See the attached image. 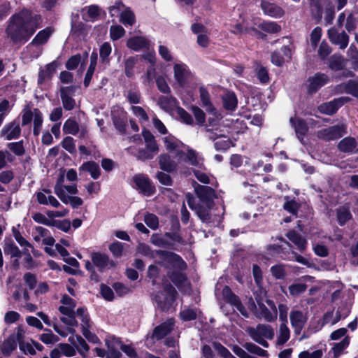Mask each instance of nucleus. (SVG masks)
<instances>
[{"instance_id":"nucleus-32","label":"nucleus","mask_w":358,"mask_h":358,"mask_svg":"<svg viewBox=\"0 0 358 358\" xmlns=\"http://www.w3.org/2000/svg\"><path fill=\"white\" fill-rule=\"evenodd\" d=\"M64 182V175H62L59 178H58L57 183L54 187V192L55 194L57 188L62 189L63 192H68V194L71 195H76L78 194V190L76 184H73L71 185H65Z\"/></svg>"},{"instance_id":"nucleus-6","label":"nucleus","mask_w":358,"mask_h":358,"mask_svg":"<svg viewBox=\"0 0 358 358\" xmlns=\"http://www.w3.org/2000/svg\"><path fill=\"white\" fill-rule=\"evenodd\" d=\"M176 291L169 283L164 284V290L153 295V299L162 310H167L176 299Z\"/></svg>"},{"instance_id":"nucleus-7","label":"nucleus","mask_w":358,"mask_h":358,"mask_svg":"<svg viewBox=\"0 0 358 358\" xmlns=\"http://www.w3.org/2000/svg\"><path fill=\"white\" fill-rule=\"evenodd\" d=\"M174 78L180 87L186 86L192 79V74L185 64H176L173 66Z\"/></svg>"},{"instance_id":"nucleus-33","label":"nucleus","mask_w":358,"mask_h":358,"mask_svg":"<svg viewBox=\"0 0 358 358\" xmlns=\"http://www.w3.org/2000/svg\"><path fill=\"white\" fill-rule=\"evenodd\" d=\"M290 338V330L287 323H281L277 333V345H282L287 343Z\"/></svg>"},{"instance_id":"nucleus-27","label":"nucleus","mask_w":358,"mask_h":358,"mask_svg":"<svg viewBox=\"0 0 358 358\" xmlns=\"http://www.w3.org/2000/svg\"><path fill=\"white\" fill-rule=\"evenodd\" d=\"M357 146V143L354 138L345 137L339 142L338 148L343 152L355 153L358 152V149H356Z\"/></svg>"},{"instance_id":"nucleus-34","label":"nucleus","mask_w":358,"mask_h":358,"mask_svg":"<svg viewBox=\"0 0 358 358\" xmlns=\"http://www.w3.org/2000/svg\"><path fill=\"white\" fill-rule=\"evenodd\" d=\"M289 122L294 127L295 132L296 136L300 141L303 139V136L306 134L308 131V127L306 122L301 119L295 120L293 117L289 119Z\"/></svg>"},{"instance_id":"nucleus-43","label":"nucleus","mask_w":358,"mask_h":358,"mask_svg":"<svg viewBox=\"0 0 358 358\" xmlns=\"http://www.w3.org/2000/svg\"><path fill=\"white\" fill-rule=\"evenodd\" d=\"M358 24V10L352 11L347 17L345 29L348 32L354 31Z\"/></svg>"},{"instance_id":"nucleus-4","label":"nucleus","mask_w":358,"mask_h":358,"mask_svg":"<svg viewBox=\"0 0 358 358\" xmlns=\"http://www.w3.org/2000/svg\"><path fill=\"white\" fill-rule=\"evenodd\" d=\"M157 254L159 260L158 263L167 268L183 271L187 268L186 263L177 254L164 250H157Z\"/></svg>"},{"instance_id":"nucleus-5","label":"nucleus","mask_w":358,"mask_h":358,"mask_svg":"<svg viewBox=\"0 0 358 358\" xmlns=\"http://www.w3.org/2000/svg\"><path fill=\"white\" fill-rule=\"evenodd\" d=\"M250 336L264 348H268L269 344L265 338L272 340L274 337L273 329L268 324H258L256 328L248 330Z\"/></svg>"},{"instance_id":"nucleus-20","label":"nucleus","mask_w":358,"mask_h":358,"mask_svg":"<svg viewBox=\"0 0 358 358\" xmlns=\"http://www.w3.org/2000/svg\"><path fill=\"white\" fill-rule=\"evenodd\" d=\"M174 325V320L169 319L154 329L152 338L156 340H161L166 336L173 329Z\"/></svg>"},{"instance_id":"nucleus-46","label":"nucleus","mask_w":358,"mask_h":358,"mask_svg":"<svg viewBox=\"0 0 358 358\" xmlns=\"http://www.w3.org/2000/svg\"><path fill=\"white\" fill-rule=\"evenodd\" d=\"M329 66L333 71H340L345 66V60L342 56L335 55L331 58Z\"/></svg>"},{"instance_id":"nucleus-23","label":"nucleus","mask_w":358,"mask_h":358,"mask_svg":"<svg viewBox=\"0 0 358 358\" xmlns=\"http://www.w3.org/2000/svg\"><path fill=\"white\" fill-rule=\"evenodd\" d=\"M69 341L77 349L83 358L87 357L90 348L85 341L80 335H73L70 336Z\"/></svg>"},{"instance_id":"nucleus-37","label":"nucleus","mask_w":358,"mask_h":358,"mask_svg":"<svg viewBox=\"0 0 358 358\" xmlns=\"http://www.w3.org/2000/svg\"><path fill=\"white\" fill-rule=\"evenodd\" d=\"M158 104L165 111L169 112L178 107V101L172 96H162L159 98Z\"/></svg>"},{"instance_id":"nucleus-21","label":"nucleus","mask_w":358,"mask_h":358,"mask_svg":"<svg viewBox=\"0 0 358 358\" xmlns=\"http://www.w3.org/2000/svg\"><path fill=\"white\" fill-rule=\"evenodd\" d=\"M50 194V191L47 189H44L43 192H37L36 194L37 201L41 205H50L55 208L59 207L61 204L59 201Z\"/></svg>"},{"instance_id":"nucleus-64","label":"nucleus","mask_w":358,"mask_h":358,"mask_svg":"<svg viewBox=\"0 0 358 358\" xmlns=\"http://www.w3.org/2000/svg\"><path fill=\"white\" fill-rule=\"evenodd\" d=\"M151 242L158 247H169L171 245L165 235L161 236L157 234H153L151 237Z\"/></svg>"},{"instance_id":"nucleus-49","label":"nucleus","mask_w":358,"mask_h":358,"mask_svg":"<svg viewBox=\"0 0 358 358\" xmlns=\"http://www.w3.org/2000/svg\"><path fill=\"white\" fill-rule=\"evenodd\" d=\"M259 27L269 34L278 33L281 30V27L275 22H263L259 24Z\"/></svg>"},{"instance_id":"nucleus-3","label":"nucleus","mask_w":358,"mask_h":358,"mask_svg":"<svg viewBox=\"0 0 358 358\" xmlns=\"http://www.w3.org/2000/svg\"><path fill=\"white\" fill-rule=\"evenodd\" d=\"M22 125L26 126L31 123L33 120L34 136H38L41 130L43 117V114L38 108L32 109L29 106L26 105L21 112Z\"/></svg>"},{"instance_id":"nucleus-45","label":"nucleus","mask_w":358,"mask_h":358,"mask_svg":"<svg viewBox=\"0 0 358 358\" xmlns=\"http://www.w3.org/2000/svg\"><path fill=\"white\" fill-rule=\"evenodd\" d=\"M120 22L124 26H131L134 24L135 15L129 8H125L121 13Z\"/></svg>"},{"instance_id":"nucleus-56","label":"nucleus","mask_w":358,"mask_h":358,"mask_svg":"<svg viewBox=\"0 0 358 358\" xmlns=\"http://www.w3.org/2000/svg\"><path fill=\"white\" fill-rule=\"evenodd\" d=\"M125 30L120 25H112L110 28V36L113 41H117L122 37Z\"/></svg>"},{"instance_id":"nucleus-54","label":"nucleus","mask_w":358,"mask_h":358,"mask_svg":"<svg viewBox=\"0 0 358 358\" xmlns=\"http://www.w3.org/2000/svg\"><path fill=\"white\" fill-rule=\"evenodd\" d=\"M64 316L61 317V321L70 327H77L78 323L76 319V317H78L76 312L74 310L69 313V314H63Z\"/></svg>"},{"instance_id":"nucleus-1","label":"nucleus","mask_w":358,"mask_h":358,"mask_svg":"<svg viewBox=\"0 0 358 358\" xmlns=\"http://www.w3.org/2000/svg\"><path fill=\"white\" fill-rule=\"evenodd\" d=\"M41 22L40 15L24 8L10 17L6 31L13 42L24 43L40 27Z\"/></svg>"},{"instance_id":"nucleus-53","label":"nucleus","mask_w":358,"mask_h":358,"mask_svg":"<svg viewBox=\"0 0 358 358\" xmlns=\"http://www.w3.org/2000/svg\"><path fill=\"white\" fill-rule=\"evenodd\" d=\"M7 148L9 149L10 152H12L17 156H22L24 154L25 152L22 141L8 143L7 144Z\"/></svg>"},{"instance_id":"nucleus-29","label":"nucleus","mask_w":358,"mask_h":358,"mask_svg":"<svg viewBox=\"0 0 358 358\" xmlns=\"http://www.w3.org/2000/svg\"><path fill=\"white\" fill-rule=\"evenodd\" d=\"M287 238L292 242L300 251H303L307 245L306 240L295 231H290L286 234Z\"/></svg>"},{"instance_id":"nucleus-17","label":"nucleus","mask_w":358,"mask_h":358,"mask_svg":"<svg viewBox=\"0 0 358 358\" xmlns=\"http://www.w3.org/2000/svg\"><path fill=\"white\" fill-rule=\"evenodd\" d=\"M347 101L346 98L341 97L335 99L331 101L323 103L318 106L320 113L331 115L334 114Z\"/></svg>"},{"instance_id":"nucleus-42","label":"nucleus","mask_w":358,"mask_h":358,"mask_svg":"<svg viewBox=\"0 0 358 358\" xmlns=\"http://www.w3.org/2000/svg\"><path fill=\"white\" fill-rule=\"evenodd\" d=\"M169 278L178 288H182L188 285L186 276L181 272H172L170 274Z\"/></svg>"},{"instance_id":"nucleus-25","label":"nucleus","mask_w":358,"mask_h":358,"mask_svg":"<svg viewBox=\"0 0 358 358\" xmlns=\"http://www.w3.org/2000/svg\"><path fill=\"white\" fill-rule=\"evenodd\" d=\"M255 299L259 306L258 316L266 322H273L277 318L278 313L268 309L257 296Z\"/></svg>"},{"instance_id":"nucleus-63","label":"nucleus","mask_w":358,"mask_h":358,"mask_svg":"<svg viewBox=\"0 0 358 358\" xmlns=\"http://www.w3.org/2000/svg\"><path fill=\"white\" fill-rule=\"evenodd\" d=\"M144 222L152 229H157L159 227L158 217L154 214H146L144 217Z\"/></svg>"},{"instance_id":"nucleus-51","label":"nucleus","mask_w":358,"mask_h":358,"mask_svg":"<svg viewBox=\"0 0 358 358\" xmlns=\"http://www.w3.org/2000/svg\"><path fill=\"white\" fill-rule=\"evenodd\" d=\"M17 347V343L10 336L1 346V352L5 355H9Z\"/></svg>"},{"instance_id":"nucleus-40","label":"nucleus","mask_w":358,"mask_h":358,"mask_svg":"<svg viewBox=\"0 0 358 358\" xmlns=\"http://www.w3.org/2000/svg\"><path fill=\"white\" fill-rule=\"evenodd\" d=\"M143 136L145 140L146 148L157 155L159 151V148L154 136L148 130L143 131Z\"/></svg>"},{"instance_id":"nucleus-62","label":"nucleus","mask_w":358,"mask_h":358,"mask_svg":"<svg viewBox=\"0 0 358 358\" xmlns=\"http://www.w3.org/2000/svg\"><path fill=\"white\" fill-rule=\"evenodd\" d=\"M322 36V29L319 27H315L310 34V41L312 47L315 49Z\"/></svg>"},{"instance_id":"nucleus-22","label":"nucleus","mask_w":358,"mask_h":358,"mask_svg":"<svg viewBox=\"0 0 358 358\" xmlns=\"http://www.w3.org/2000/svg\"><path fill=\"white\" fill-rule=\"evenodd\" d=\"M289 317L292 327L299 332L303 329L307 320L304 314L298 310H292Z\"/></svg>"},{"instance_id":"nucleus-18","label":"nucleus","mask_w":358,"mask_h":358,"mask_svg":"<svg viewBox=\"0 0 358 358\" xmlns=\"http://www.w3.org/2000/svg\"><path fill=\"white\" fill-rule=\"evenodd\" d=\"M260 6L264 13L271 17L280 18L285 14L284 10L274 3L262 0Z\"/></svg>"},{"instance_id":"nucleus-38","label":"nucleus","mask_w":358,"mask_h":358,"mask_svg":"<svg viewBox=\"0 0 358 358\" xmlns=\"http://www.w3.org/2000/svg\"><path fill=\"white\" fill-rule=\"evenodd\" d=\"M80 171H87L91 177L96 180L100 176V168L98 164L94 162H87L79 168Z\"/></svg>"},{"instance_id":"nucleus-36","label":"nucleus","mask_w":358,"mask_h":358,"mask_svg":"<svg viewBox=\"0 0 358 358\" xmlns=\"http://www.w3.org/2000/svg\"><path fill=\"white\" fill-rule=\"evenodd\" d=\"M54 30L51 27H46L40 31L31 41L32 45H40L45 43Z\"/></svg>"},{"instance_id":"nucleus-59","label":"nucleus","mask_w":358,"mask_h":358,"mask_svg":"<svg viewBox=\"0 0 358 358\" xmlns=\"http://www.w3.org/2000/svg\"><path fill=\"white\" fill-rule=\"evenodd\" d=\"M214 349L223 358H236L229 350L220 343H213Z\"/></svg>"},{"instance_id":"nucleus-14","label":"nucleus","mask_w":358,"mask_h":358,"mask_svg":"<svg viewBox=\"0 0 358 358\" xmlns=\"http://www.w3.org/2000/svg\"><path fill=\"white\" fill-rule=\"evenodd\" d=\"M93 264L98 268L99 271H103L115 267L116 263L110 259L109 257L103 253L93 252L91 255Z\"/></svg>"},{"instance_id":"nucleus-50","label":"nucleus","mask_w":358,"mask_h":358,"mask_svg":"<svg viewBox=\"0 0 358 358\" xmlns=\"http://www.w3.org/2000/svg\"><path fill=\"white\" fill-rule=\"evenodd\" d=\"M210 209L205 205L203 206L201 204H198L195 208V212L202 222H208L210 220Z\"/></svg>"},{"instance_id":"nucleus-9","label":"nucleus","mask_w":358,"mask_h":358,"mask_svg":"<svg viewBox=\"0 0 358 358\" xmlns=\"http://www.w3.org/2000/svg\"><path fill=\"white\" fill-rule=\"evenodd\" d=\"M21 135V128L17 120H14L6 123L0 131V138L5 141L19 138Z\"/></svg>"},{"instance_id":"nucleus-35","label":"nucleus","mask_w":358,"mask_h":358,"mask_svg":"<svg viewBox=\"0 0 358 358\" xmlns=\"http://www.w3.org/2000/svg\"><path fill=\"white\" fill-rule=\"evenodd\" d=\"M224 108L229 111H234L237 107L238 100L234 92H228L222 96Z\"/></svg>"},{"instance_id":"nucleus-13","label":"nucleus","mask_w":358,"mask_h":358,"mask_svg":"<svg viewBox=\"0 0 358 358\" xmlns=\"http://www.w3.org/2000/svg\"><path fill=\"white\" fill-rule=\"evenodd\" d=\"M77 87L75 85L62 87L59 90L60 97L64 108L71 110L75 108L76 101L73 98Z\"/></svg>"},{"instance_id":"nucleus-31","label":"nucleus","mask_w":358,"mask_h":358,"mask_svg":"<svg viewBox=\"0 0 358 358\" xmlns=\"http://www.w3.org/2000/svg\"><path fill=\"white\" fill-rule=\"evenodd\" d=\"M159 164L160 169L166 172H172L177 167V164L167 154L160 155L159 157Z\"/></svg>"},{"instance_id":"nucleus-30","label":"nucleus","mask_w":358,"mask_h":358,"mask_svg":"<svg viewBox=\"0 0 358 358\" xmlns=\"http://www.w3.org/2000/svg\"><path fill=\"white\" fill-rule=\"evenodd\" d=\"M337 91L350 94L358 98V82L350 80L346 83H342L337 86Z\"/></svg>"},{"instance_id":"nucleus-39","label":"nucleus","mask_w":358,"mask_h":358,"mask_svg":"<svg viewBox=\"0 0 358 358\" xmlns=\"http://www.w3.org/2000/svg\"><path fill=\"white\" fill-rule=\"evenodd\" d=\"M60 301L64 305L59 308V310L62 314H69L72 310H74L76 304L75 301L69 296L64 294Z\"/></svg>"},{"instance_id":"nucleus-11","label":"nucleus","mask_w":358,"mask_h":358,"mask_svg":"<svg viewBox=\"0 0 358 358\" xmlns=\"http://www.w3.org/2000/svg\"><path fill=\"white\" fill-rule=\"evenodd\" d=\"M133 181L136 189L145 196H150L155 192V188L152 185L149 178L143 174H138L134 176Z\"/></svg>"},{"instance_id":"nucleus-61","label":"nucleus","mask_w":358,"mask_h":358,"mask_svg":"<svg viewBox=\"0 0 358 358\" xmlns=\"http://www.w3.org/2000/svg\"><path fill=\"white\" fill-rule=\"evenodd\" d=\"M41 341L45 344H53L59 341V338L50 330H46V332L41 335Z\"/></svg>"},{"instance_id":"nucleus-28","label":"nucleus","mask_w":358,"mask_h":358,"mask_svg":"<svg viewBox=\"0 0 358 358\" xmlns=\"http://www.w3.org/2000/svg\"><path fill=\"white\" fill-rule=\"evenodd\" d=\"M199 96L202 106L205 108L208 113L215 115L216 113V109L213 106L208 90L203 86L199 88Z\"/></svg>"},{"instance_id":"nucleus-15","label":"nucleus","mask_w":358,"mask_h":358,"mask_svg":"<svg viewBox=\"0 0 358 358\" xmlns=\"http://www.w3.org/2000/svg\"><path fill=\"white\" fill-rule=\"evenodd\" d=\"M329 81L327 75L322 73H317L308 80V92L313 94L318 91L322 86L325 85Z\"/></svg>"},{"instance_id":"nucleus-19","label":"nucleus","mask_w":358,"mask_h":358,"mask_svg":"<svg viewBox=\"0 0 358 358\" xmlns=\"http://www.w3.org/2000/svg\"><path fill=\"white\" fill-rule=\"evenodd\" d=\"M222 296L228 303L233 305L243 315H247L246 310L242 305L238 297L231 292L229 287L225 286L222 289Z\"/></svg>"},{"instance_id":"nucleus-2","label":"nucleus","mask_w":358,"mask_h":358,"mask_svg":"<svg viewBox=\"0 0 358 358\" xmlns=\"http://www.w3.org/2000/svg\"><path fill=\"white\" fill-rule=\"evenodd\" d=\"M228 134V130H222L220 127L205 129L206 137L214 141V147L217 151H225L232 145Z\"/></svg>"},{"instance_id":"nucleus-44","label":"nucleus","mask_w":358,"mask_h":358,"mask_svg":"<svg viewBox=\"0 0 358 358\" xmlns=\"http://www.w3.org/2000/svg\"><path fill=\"white\" fill-rule=\"evenodd\" d=\"M4 252L10 256V257L20 258L22 252L13 241H8L5 243Z\"/></svg>"},{"instance_id":"nucleus-58","label":"nucleus","mask_w":358,"mask_h":358,"mask_svg":"<svg viewBox=\"0 0 358 358\" xmlns=\"http://www.w3.org/2000/svg\"><path fill=\"white\" fill-rule=\"evenodd\" d=\"M285 202L283 205L284 209L292 214H296L299 208V203L294 199L289 200L288 196H285Z\"/></svg>"},{"instance_id":"nucleus-48","label":"nucleus","mask_w":358,"mask_h":358,"mask_svg":"<svg viewBox=\"0 0 358 358\" xmlns=\"http://www.w3.org/2000/svg\"><path fill=\"white\" fill-rule=\"evenodd\" d=\"M63 131L65 134L76 135L79 131V125L74 120L68 119L64 124Z\"/></svg>"},{"instance_id":"nucleus-52","label":"nucleus","mask_w":358,"mask_h":358,"mask_svg":"<svg viewBox=\"0 0 358 358\" xmlns=\"http://www.w3.org/2000/svg\"><path fill=\"white\" fill-rule=\"evenodd\" d=\"M137 62L136 57H129L124 62V73L127 77L131 78L134 76V69Z\"/></svg>"},{"instance_id":"nucleus-60","label":"nucleus","mask_w":358,"mask_h":358,"mask_svg":"<svg viewBox=\"0 0 358 358\" xmlns=\"http://www.w3.org/2000/svg\"><path fill=\"white\" fill-rule=\"evenodd\" d=\"M166 148L169 151L177 150L179 145L178 141L173 136H168L163 138Z\"/></svg>"},{"instance_id":"nucleus-16","label":"nucleus","mask_w":358,"mask_h":358,"mask_svg":"<svg viewBox=\"0 0 358 358\" xmlns=\"http://www.w3.org/2000/svg\"><path fill=\"white\" fill-rule=\"evenodd\" d=\"M330 41L339 46L341 49H345L349 43V36L345 32H338L335 28H331L328 31Z\"/></svg>"},{"instance_id":"nucleus-57","label":"nucleus","mask_w":358,"mask_h":358,"mask_svg":"<svg viewBox=\"0 0 358 358\" xmlns=\"http://www.w3.org/2000/svg\"><path fill=\"white\" fill-rule=\"evenodd\" d=\"M307 289V285L304 283H294L289 286L288 290L292 296H297L304 292Z\"/></svg>"},{"instance_id":"nucleus-55","label":"nucleus","mask_w":358,"mask_h":358,"mask_svg":"<svg viewBox=\"0 0 358 358\" xmlns=\"http://www.w3.org/2000/svg\"><path fill=\"white\" fill-rule=\"evenodd\" d=\"M112 52V47L108 42L103 43L100 47V57L103 62L108 63V56Z\"/></svg>"},{"instance_id":"nucleus-47","label":"nucleus","mask_w":358,"mask_h":358,"mask_svg":"<svg viewBox=\"0 0 358 358\" xmlns=\"http://www.w3.org/2000/svg\"><path fill=\"white\" fill-rule=\"evenodd\" d=\"M243 348L249 352L259 357H268V352L252 343H245Z\"/></svg>"},{"instance_id":"nucleus-10","label":"nucleus","mask_w":358,"mask_h":358,"mask_svg":"<svg viewBox=\"0 0 358 358\" xmlns=\"http://www.w3.org/2000/svg\"><path fill=\"white\" fill-rule=\"evenodd\" d=\"M194 189L200 201L208 208H211L213 205V200L215 197V193L213 188L208 186H203L196 183Z\"/></svg>"},{"instance_id":"nucleus-24","label":"nucleus","mask_w":358,"mask_h":358,"mask_svg":"<svg viewBox=\"0 0 358 358\" xmlns=\"http://www.w3.org/2000/svg\"><path fill=\"white\" fill-rule=\"evenodd\" d=\"M68 192H63L62 189L57 188L56 195L59 197L61 201L65 204H70L73 208H78L83 205V199L78 196H70L67 194Z\"/></svg>"},{"instance_id":"nucleus-12","label":"nucleus","mask_w":358,"mask_h":358,"mask_svg":"<svg viewBox=\"0 0 358 358\" xmlns=\"http://www.w3.org/2000/svg\"><path fill=\"white\" fill-rule=\"evenodd\" d=\"M345 128L343 124L331 126L320 130L317 132V136L325 141L335 140L341 138L346 133Z\"/></svg>"},{"instance_id":"nucleus-41","label":"nucleus","mask_w":358,"mask_h":358,"mask_svg":"<svg viewBox=\"0 0 358 358\" xmlns=\"http://www.w3.org/2000/svg\"><path fill=\"white\" fill-rule=\"evenodd\" d=\"M336 217L338 224L343 226L352 218V214L349 208L341 206L336 209Z\"/></svg>"},{"instance_id":"nucleus-26","label":"nucleus","mask_w":358,"mask_h":358,"mask_svg":"<svg viewBox=\"0 0 358 358\" xmlns=\"http://www.w3.org/2000/svg\"><path fill=\"white\" fill-rule=\"evenodd\" d=\"M127 46L134 51L149 49V41L144 37L134 36L127 41Z\"/></svg>"},{"instance_id":"nucleus-8","label":"nucleus","mask_w":358,"mask_h":358,"mask_svg":"<svg viewBox=\"0 0 358 358\" xmlns=\"http://www.w3.org/2000/svg\"><path fill=\"white\" fill-rule=\"evenodd\" d=\"M78 317L81 320L83 336L91 343H96L99 341L98 337L90 330V318L87 310L84 308H79L76 310Z\"/></svg>"}]
</instances>
